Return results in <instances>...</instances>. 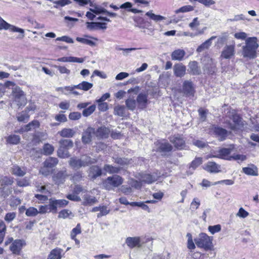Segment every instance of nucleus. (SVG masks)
<instances>
[{
  "label": "nucleus",
  "instance_id": "f257e3e1",
  "mask_svg": "<svg viewBox=\"0 0 259 259\" xmlns=\"http://www.w3.org/2000/svg\"><path fill=\"white\" fill-rule=\"evenodd\" d=\"M96 160L87 155H82L80 158L74 156L68 161L70 166L73 169L77 170L81 167H85L95 163Z\"/></svg>",
  "mask_w": 259,
  "mask_h": 259
},
{
  "label": "nucleus",
  "instance_id": "f03ea898",
  "mask_svg": "<svg viewBox=\"0 0 259 259\" xmlns=\"http://www.w3.org/2000/svg\"><path fill=\"white\" fill-rule=\"evenodd\" d=\"M258 45L256 37H249L246 40V45L243 47V55L244 57L254 58L256 56V50Z\"/></svg>",
  "mask_w": 259,
  "mask_h": 259
},
{
  "label": "nucleus",
  "instance_id": "7ed1b4c3",
  "mask_svg": "<svg viewBox=\"0 0 259 259\" xmlns=\"http://www.w3.org/2000/svg\"><path fill=\"white\" fill-rule=\"evenodd\" d=\"M123 182V178L119 175H114L108 177L103 182V186L107 190H114Z\"/></svg>",
  "mask_w": 259,
  "mask_h": 259
},
{
  "label": "nucleus",
  "instance_id": "20e7f679",
  "mask_svg": "<svg viewBox=\"0 0 259 259\" xmlns=\"http://www.w3.org/2000/svg\"><path fill=\"white\" fill-rule=\"evenodd\" d=\"M196 245L199 248H202L205 250H210L213 247L212 238L206 234L201 233L194 239Z\"/></svg>",
  "mask_w": 259,
  "mask_h": 259
},
{
  "label": "nucleus",
  "instance_id": "39448f33",
  "mask_svg": "<svg viewBox=\"0 0 259 259\" xmlns=\"http://www.w3.org/2000/svg\"><path fill=\"white\" fill-rule=\"evenodd\" d=\"M93 86V84L92 83H90L87 81H83L80 83L74 85L73 86H68V87H65L64 88H60L58 89L59 91H62L63 93H64L65 95H68L67 93H66L64 92V91H72L74 89L82 90L84 91H87L91 89Z\"/></svg>",
  "mask_w": 259,
  "mask_h": 259
},
{
  "label": "nucleus",
  "instance_id": "423d86ee",
  "mask_svg": "<svg viewBox=\"0 0 259 259\" xmlns=\"http://www.w3.org/2000/svg\"><path fill=\"white\" fill-rule=\"evenodd\" d=\"M181 92L186 97H194L195 92L194 84L190 80H185Z\"/></svg>",
  "mask_w": 259,
  "mask_h": 259
},
{
  "label": "nucleus",
  "instance_id": "0eeeda50",
  "mask_svg": "<svg viewBox=\"0 0 259 259\" xmlns=\"http://www.w3.org/2000/svg\"><path fill=\"white\" fill-rule=\"evenodd\" d=\"M8 29L12 32H16L21 33L22 34V37L24 36V30L23 29L18 28L7 23L1 17H0V30Z\"/></svg>",
  "mask_w": 259,
  "mask_h": 259
},
{
  "label": "nucleus",
  "instance_id": "6e6552de",
  "mask_svg": "<svg viewBox=\"0 0 259 259\" xmlns=\"http://www.w3.org/2000/svg\"><path fill=\"white\" fill-rule=\"evenodd\" d=\"M233 123L229 124L231 130L236 131L237 130H242L244 128V121L238 114L233 115L232 118Z\"/></svg>",
  "mask_w": 259,
  "mask_h": 259
},
{
  "label": "nucleus",
  "instance_id": "1a4fd4ad",
  "mask_svg": "<svg viewBox=\"0 0 259 259\" xmlns=\"http://www.w3.org/2000/svg\"><path fill=\"white\" fill-rule=\"evenodd\" d=\"M135 177L141 182L147 184H152L157 180V178L154 175L145 172H139L136 174Z\"/></svg>",
  "mask_w": 259,
  "mask_h": 259
},
{
  "label": "nucleus",
  "instance_id": "9d476101",
  "mask_svg": "<svg viewBox=\"0 0 259 259\" xmlns=\"http://www.w3.org/2000/svg\"><path fill=\"white\" fill-rule=\"evenodd\" d=\"M68 203V201L65 199H50L49 202V210L50 211L56 212L58 207H63L67 205Z\"/></svg>",
  "mask_w": 259,
  "mask_h": 259
},
{
  "label": "nucleus",
  "instance_id": "9b49d317",
  "mask_svg": "<svg viewBox=\"0 0 259 259\" xmlns=\"http://www.w3.org/2000/svg\"><path fill=\"white\" fill-rule=\"evenodd\" d=\"M95 129L92 127H88L82 133L81 140L83 144H89L91 142L92 137L95 135Z\"/></svg>",
  "mask_w": 259,
  "mask_h": 259
},
{
  "label": "nucleus",
  "instance_id": "f8f14e48",
  "mask_svg": "<svg viewBox=\"0 0 259 259\" xmlns=\"http://www.w3.org/2000/svg\"><path fill=\"white\" fill-rule=\"evenodd\" d=\"M125 243L131 249L142 246L141 239L139 237H128L125 240Z\"/></svg>",
  "mask_w": 259,
  "mask_h": 259
},
{
  "label": "nucleus",
  "instance_id": "ddd939ff",
  "mask_svg": "<svg viewBox=\"0 0 259 259\" xmlns=\"http://www.w3.org/2000/svg\"><path fill=\"white\" fill-rule=\"evenodd\" d=\"M68 176L66 170L59 171L53 176V180L56 184L59 185L64 183Z\"/></svg>",
  "mask_w": 259,
  "mask_h": 259
},
{
  "label": "nucleus",
  "instance_id": "4468645a",
  "mask_svg": "<svg viewBox=\"0 0 259 259\" xmlns=\"http://www.w3.org/2000/svg\"><path fill=\"white\" fill-rule=\"evenodd\" d=\"M169 141L177 149L182 150L185 147V141L179 136L171 137L169 138Z\"/></svg>",
  "mask_w": 259,
  "mask_h": 259
},
{
  "label": "nucleus",
  "instance_id": "2eb2a0df",
  "mask_svg": "<svg viewBox=\"0 0 259 259\" xmlns=\"http://www.w3.org/2000/svg\"><path fill=\"white\" fill-rule=\"evenodd\" d=\"M102 170L97 165H93L90 167L88 170V176L93 181L95 180L97 177L101 176Z\"/></svg>",
  "mask_w": 259,
  "mask_h": 259
},
{
  "label": "nucleus",
  "instance_id": "dca6fc26",
  "mask_svg": "<svg viewBox=\"0 0 259 259\" xmlns=\"http://www.w3.org/2000/svg\"><path fill=\"white\" fill-rule=\"evenodd\" d=\"M204 168L210 173H218L221 171V165L213 161H208L205 164Z\"/></svg>",
  "mask_w": 259,
  "mask_h": 259
},
{
  "label": "nucleus",
  "instance_id": "f3484780",
  "mask_svg": "<svg viewBox=\"0 0 259 259\" xmlns=\"http://www.w3.org/2000/svg\"><path fill=\"white\" fill-rule=\"evenodd\" d=\"M136 101L138 105V108L143 109L147 106L148 95L145 93H140L138 95Z\"/></svg>",
  "mask_w": 259,
  "mask_h": 259
},
{
  "label": "nucleus",
  "instance_id": "a211bd4d",
  "mask_svg": "<svg viewBox=\"0 0 259 259\" xmlns=\"http://www.w3.org/2000/svg\"><path fill=\"white\" fill-rule=\"evenodd\" d=\"M24 244V242L23 240H16L12 243L10 249L13 253L19 254Z\"/></svg>",
  "mask_w": 259,
  "mask_h": 259
},
{
  "label": "nucleus",
  "instance_id": "6ab92c4d",
  "mask_svg": "<svg viewBox=\"0 0 259 259\" xmlns=\"http://www.w3.org/2000/svg\"><path fill=\"white\" fill-rule=\"evenodd\" d=\"M109 130L106 127H101L95 130V136L98 139L107 138L109 134Z\"/></svg>",
  "mask_w": 259,
  "mask_h": 259
},
{
  "label": "nucleus",
  "instance_id": "aec40b11",
  "mask_svg": "<svg viewBox=\"0 0 259 259\" xmlns=\"http://www.w3.org/2000/svg\"><path fill=\"white\" fill-rule=\"evenodd\" d=\"M214 133L219 137V140L220 141L225 140L228 135L227 131L220 127H214Z\"/></svg>",
  "mask_w": 259,
  "mask_h": 259
},
{
  "label": "nucleus",
  "instance_id": "412c9836",
  "mask_svg": "<svg viewBox=\"0 0 259 259\" xmlns=\"http://www.w3.org/2000/svg\"><path fill=\"white\" fill-rule=\"evenodd\" d=\"M216 38V36H212L205 42L200 45L197 49L196 51L198 53H201L210 47L212 44V40Z\"/></svg>",
  "mask_w": 259,
  "mask_h": 259
},
{
  "label": "nucleus",
  "instance_id": "4be33fe9",
  "mask_svg": "<svg viewBox=\"0 0 259 259\" xmlns=\"http://www.w3.org/2000/svg\"><path fill=\"white\" fill-rule=\"evenodd\" d=\"M11 173L18 177H23L26 174V169L17 165H14L11 168Z\"/></svg>",
  "mask_w": 259,
  "mask_h": 259
},
{
  "label": "nucleus",
  "instance_id": "5701e85b",
  "mask_svg": "<svg viewBox=\"0 0 259 259\" xmlns=\"http://www.w3.org/2000/svg\"><path fill=\"white\" fill-rule=\"evenodd\" d=\"M233 147L228 148H221L217 151L218 154V158L228 160V155L231 153Z\"/></svg>",
  "mask_w": 259,
  "mask_h": 259
},
{
  "label": "nucleus",
  "instance_id": "b1692460",
  "mask_svg": "<svg viewBox=\"0 0 259 259\" xmlns=\"http://www.w3.org/2000/svg\"><path fill=\"white\" fill-rule=\"evenodd\" d=\"M62 252V249L57 247L51 250L47 259H61Z\"/></svg>",
  "mask_w": 259,
  "mask_h": 259
},
{
  "label": "nucleus",
  "instance_id": "393cba45",
  "mask_svg": "<svg viewBox=\"0 0 259 259\" xmlns=\"http://www.w3.org/2000/svg\"><path fill=\"white\" fill-rule=\"evenodd\" d=\"M58 61L62 62H74L82 63L84 59L82 58H77L75 57H63L58 59Z\"/></svg>",
  "mask_w": 259,
  "mask_h": 259
},
{
  "label": "nucleus",
  "instance_id": "a878e982",
  "mask_svg": "<svg viewBox=\"0 0 259 259\" xmlns=\"http://www.w3.org/2000/svg\"><path fill=\"white\" fill-rule=\"evenodd\" d=\"M234 48L233 46H226L222 52L221 56L225 59H229L234 55Z\"/></svg>",
  "mask_w": 259,
  "mask_h": 259
},
{
  "label": "nucleus",
  "instance_id": "bb28decb",
  "mask_svg": "<svg viewBox=\"0 0 259 259\" xmlns=\"http://www.w3.org/2000/svg\"><path fill=\"white\" fill-rule=\"evenodd\" d=\"M172 150V146L167 142L159 143L157 151L161 152H169Z\"/></svg>",
  "mask_w": 259,
  "mask_h": 259
},
{
  "label": "nucleus",
  "instance_id": "cd10ccee",
  "mask_svg": "<svg viewBox=\"0 0 259 259\" xmlns=\"http://www.w3.org/2000/svg\"><path fill=\"white\" fill-rule=\"evenodd\" d=\"M58 163V160L57 158L49 157L43 162V164H45L46 166H48V167L52 169L57 165Z\"/></svg>",
  "mask_w": 259,
  "mask_h": 259
},
{
  "label": "nucleus",
  "instance_id": "c85d7f7f",
  "mask_svg": "<svg viewBox=\"0 0 259 259\" xmlns=\"http://www.w3.org/2000/svg\"><path fill=\"white\" fill-rule=\"evenodd\" d=\"M121 168L119 167H116L110 164H105L103 170L109 174H118Z\"/></svg>",
  "mask_w": 259,
  "mask_h": 259
},
{
  "label": "nucleus",
  "instance_id": "c756f323",
  "mask_svg": "<svg viewBox=\"0 0 259 259\" xmlns=\"http://www.w3.org/2000/svg\"><path fill=\"white\" fill-rule=\"evenodd\" d=\"M47 134L45 132H37L33 135V141L39 142L47 139Z\"/></svg>",
  "mask_w": 259,
  "mask_h": 259
},
{
  "label": "nucleus",
  "instance_id": "7c9ffc66",
  "mask_svg": "<svg viewBox=\"0 0 259 259\" xmlns=\"http://www.w3.org/2000/svg\"><path fill=\"white\" fill-rule=\"evenodd\" d=\"M185 55V52L184 50L178 49L172 52L171 58L172 60L180 61L183 58Z\"/></svg>",
  "mask_w": 259,
  "mask_h": 259
},
{
  "label": "nucleus",
  "instance_id": "2f4dec72",
  "mask_svg": "<svg viewBox=\"0 0 259 259\" xmlns=\"http://www.w3.org/2000/svg\"><path fill=\"white\" fill-rule=\"evenodd\" d=\"M60 135L62 137L71 138L75 134V132L71 128H65L59 132Z\"/></svg>",
  "mask_w": 259,
  "mask_h": 259
},
{
  "label": "nucleus",
  "instance_id": "473e14b6",
  "mask_svg": "<svg viewBox=\"0 0 259 259\" xmlns=\"http://www.w3.org/2000/svg\"><path fill=\"white\" fill-rule=\"evenodd\" d=\"M113 159L115 163L122 166H127L131 163L130 160L125 158L116 157H113Z\"/></svg>",
  "mask_w": 259,
  "mask_h": 259
},
{
  "label": "nucleus",
  "instance_id": "72a5a7b5",
  "mask_svg": "<svg viewBox=\"0 0 259 259\" xmlns=\"http://www.w3.org/2000/svg\"><path fill=\"white\" fill-rule=\"evenodd\" d=\"M125 111V107L124 106L117 105L114 108V114L120 117H124L126 115Z\"/></svg>",
  "mask_w": 259,
  "mask_h": 259
},
{
  "label": "nucleus",
  "instance_id": "f704fd0d",
  "mask_svg": "<svg viewBox=\"0 0 259 259\" xmlns=\"http://www.w3.org/2000/svg\"><path fill=\"white\" fill-rule=\"evenodd\" d=\"M40 126V123L37 120H33L26 125L24 127V131L28 132L31 129H35L38 128Z\"/></svg>",
  "mask_w": 259,
  "mask_h": 259
},
{
  "label": "nucleus",
  "instance_id": "c9c22d12",
  "mask_svg": "<svg viewBox=\"0 0 259 259\" xmlns=\"http://www.w3.org/2000/svg\"><path fill=\"white\" fill-rule=\"evenodd\" d=\"M174 70L175 75L178 77H182L186 72L185 66H175Z\"/></svg>",
  "mask_w": 259,
  "mask_h": 259
},
{
  "label": "nucleus",
  "instance_id": "e433bc0d",
  "mask_svg": "<svg viewBox=\"0 0 259 259\" xmlns=\"http://www.w3.org/2000/svg\"><path fill=\"white\" fill-rule=\"evenodd\" d=\"M58 156L62 158L68 157L70 156L68 149L60 146L57 151Z\"/></svg>",
  "mask_w": 259,
  "mask_h": 259
},
{
  "label": "nucleus",
  "instance_id": "4c0bfd02",
  "mask_svg": "<svg viewBox=\"0 0 259 259\" xmlns=\"http://www.w3.org/2000/svg\"><path fill=\"white\" fill-rule=\"evenodd\" d=\"M24 95V92L19 88L16 87L13 89V96L14 100H18L19 97L23 99Z\"/></svg>",
  "mask_w": 259,
  "mask_h": 259
},
{
  "label": "nucleus",
  "instance_id": "58836bf2",
  "mask_svg": "<svg viewBox=\"0 0 259 259\" xmlns=\"http://www.w3.org/2000/svg\"><path fill=\"white\" fill-rule=\"evenodd\" d=\"M20 141V137L18 135H12L9 136L7 139V142L11 144L17 145Z\"/></svg>",
  "mask_w": 259,
  "mask_h": 259
},
{
  "label": "nucleus",
  "instance_id": "ea45409f",
  "mask_svg": "<svg viewBox=\"0 0 259 259\" xmlns=\"http://www.w3.org/2000/svg\"><path fill=\"white\" fill-rule=\"evenodd\" d=\"M146 15L148 16L151 19L157 22L165 19V17L158 15H155L152 13V11H150L146 13Z\"/></svg>",
  "mask_w": 259,
  "mask_h": 259
},
{
  "label": "nucleus",
  "instance_id": "a19ab883",
  "mask_svg": "<svg viewBox=\"0 0 259 259\" xmlns=\"http://www.w3.org/2000/svg\"><path fill=\"white\" fill-rule=\"evenodd\" d=\"M136 100L133 98H128L125 101L126 107L131 111H134L136 107Z\"/></svg>",
  "mask_w": 259,
  "mask_h": 259
},
{
  "label": "nucleus",
  "instance_id": "79ce46f5",
  "mask_svg": "<svg viewBox=\"0 0 259 259\" xmlns=\"http://www.w3.org/2000/svg\"><path fill=\"white\" fill-rule=\"evenodd\" d=\"M13 183V178L11 177H4L0 181L1 186L2 187L12 185Z\"/></svg>",
  "mask_w": 259,
  "mask_h": 259
},
{
  "label": "nucleus",
  "instance_id": "37998d69",
  "mask_svg": "<svg viewBox=\"0 0 259 259\" xmlns=\"http://www.w3.org/2000/svg\"><path fill=\"white\" fill-rule=\"evenodd\" d=\"M60 146L63 147L66 149H70L73 147V143L71 140L64 139L61 140L59 142Z\"/></svg>",
  "mask_w": 259,
  "mask_h": 259
},
{
  "label": "nucleus",
  "instance_id": "c03bdc74",
  "mask_svg": "<svg viewBox=\"0 0 259 259\" xmlns=\"http://www.w3.org/2000/svg\"><path fill=\"white\" fill-rule=\"evenodd\" d=\"M54 151V147L50 144H45L43 146V151L45 155H51L53 153Z\"/></svg>",
  "mask_w": 259,
  "mask_h": 259
},
{
  "label": "nucleus",
  "instance_id": "a18cd8bd",
  "mask_svg": "<svg viewBox=\"0 0 259 259\" xmlns=\"http://www.w3.org/2000/svg\"><path fill=\"white\" fill-rule=\"evenodd\" d=\"M11 191L10 189L6 187H0V199H3L8 197L10 194Z\"/></svg>",
  "mask_w": 259,
  "mask_h": 259
},
{
  "label": "nucleus",
  "instance_id": "49530a36",
  "mask_svg": "<svg viewBox=\"0 0 259 259\" xmlns=\"http://www.w3.org/2000/svg\"><path fill=\"white\" fill-rule=\"evenodd\" d=\"M39 172L42 176L47 177L52 173V169L43 164V166L40 167Z\"/></svg>",
  "mask_w": 259,
  "mask_h": 259
},
{
  "label": "nucleus",
  "instance_id": "de8ad7c7",
  "mask_svg": "<svg viewBox=\"0 0 259 259\" xmlns=\"http://www.w3.org/2000/svg\"><path fill=\"white\" fill-rule=\"evenodd\" d=\"M193 10L194 7L193 6H191L190 5H186L176 10L175 11V13L176 14H178L179 13H186L192 11Z\"/></svg>",
  "mask_w": 259,
  "mask_h": 259
},
{
  "label": "nucleus",
  "instance_id": "09e8293b",
  "mask_svg": "<svg viewBox=\"0 0 259 259\" xmlns=\"http://www.w3.org/2000/svg\"><path fill=\"white\" fill-rule=\"evenodd\" d=\"M96 107L95 105H92L90 107L84 109L82 111V115L85 117L90 116L95 111Z\"/></svg>",
  "mask_w": 259,
  "mask_h": 259
},
{
  "label": "nucleus",
  "instance_id": "8fccbe9b",
  "mask_svg": "<svg viewBox=\"0 0 259 259\" xmlns=\"http://www.w3.org/2000/svg\"><path fill=\"white\" fill-rule=\"evenodd\" d=\"M76 40L79 42L89 45L90 46L93 47L96 45V43L95 42L86 38L77 37H76Z\"/></svg>",
  "mask_w": 259,
  "mask_h": 259
},
{
  "label": "nucleus",
  "instance_id": "3c124183",
  "mask_svg": "<svg viewBox=\"0 0 259 259\" xmlns=\"http://www.w3.org/2000/svg\"><path fill=\"white\" fill-rule=\"evenodd\" d=\"M25 214L28 217H34L38 214V211L34 207H30L26 209Z\"/></svg>",
  "mask_w": 259,
  "mask_h": 259
},
{
  "label": "nucleus",
  "instance_id": "603ef678",
  "mask_svg": "<svg viewBox=\"0 0 259 259\" xmlns=\"http://www.w3.org/2000/svg\"><path fill=\"white\" fill-rule=\"evenodd\" d=\"M97 202L95 197L90 196H85L84 198L83 203L85 205H92Z\"/></svg>",
  "mask_w": 259,
  "mask_h": 259
},
{
  "label": "nucleus",
  "instance_id": "864d4df0",
  "mask_svg": "<svg viewBox=\"0 0 259 259\" xmlns=\"http://www.w3.org/2000/svg\"><path fill=\"white\" fill-rule=\"evenodd\" d=\"M53 3L54 4L56 5H55L54 7L57 9L58 8V6H60L61 7H64L66 5L71 4V1H70V0H58L57 1H55Z\"/></svg>",
  "mask_w": 259,
  "mask_h": 259
},
{
  "label": "nucleus",
  "instance_id": "5fc2aeb1",
  "mask_svg": "<svg viewBox=\"0 0 259 259\" xmlns=\"http://www.w3.org/2000/svg\"><path fill=\"white\" fill-rule=\"evenodd\" d=\"M202 163V158L201 157L195 158L191 163L190 167L195 169Z\"/></svg>",
  "mask_w": 259,
  "mask_h": 259
},
{
  "label": "nucleus",
  "instance_id": "6e6d98bb",
  "mask_svg": "<svg viewBox=\"0 0 259 259\" xmlns=\"http://www.w3.org/2000/svg\"><path fill=\"white\" fill-rule=\"evenodd\" d=\"M29 117V116L27 113L22 112L17 116V119L19 121L26 122L28 120Z\"/></svg>",
  "mask_w": 259,
  "mask_h": 259
},
{
  "label": "nucleus",
  "instance_id": "4d7b16f0",
  "mask_svg": "<svg viewBox=\"0 0 259 259\" xmlns=\"http://www.w3.org/2000/svg\"><path fill=\"white\" fill-rule=\"evenodd\" d=\"M188 70L191 74L194 75L199 74L201 72L199 66H190V68Z\"/></svg>",
  "mask_w": 259,
  "mask_h": 259
},
{
  "label": "nucleus",
  "instance_id": "13d9d810",
  "mask_svg": "<svg viewBox=\"0 0 259 259\" xmlns=\"http://www.w3.org/2000/svg\"><path fill=\"white\" fill-rule=\"evenodd\" d=\"M81 233V228L79 224H77L75 228H73L71 232V238L74 239L76 236Z\"/></svg>",
  "mask_w": 259,
  "mask_h": 259
},
{
  "label": "nucleus",
  "instance_id": "bf43d9fd",
  "mask_svg": "<svg viewBox=\"0 0 259 259\" xmlns=\"http://www.w3.org/2000/svg\"><path fill=\"white\" fill-rule=\"evenodd\" d=\"M208 229L211 234H214L215 233L219 232L221 230V226L220 225L209 226Z\"/></svg>",
  "mask_w": 259,
  "mask_h": 259
},
{
  "label": "nucleus",
  "instance_id": "052dcab7",
  "mask_svg": "<svg viewBox=\"0 0 259 259\" xmlns=\"http://www.w3.org/2000/svg\"><path fill=\"white\" fill-rule=\"evenodd\" d=\"M200 205V201L198 198H194L191 203V208L193 210L197 209Z\"/></svg>",
  "mask_w": 259,
  "mask_h": 259
},
{
  "label": "nucleus",
  "instance_id": "680f3d73",
  "mask_svg": "<svg viewBox=\"0 0 259 259\" xmlns=\"http://www.w3.org/2000/svg\"><path fill=\"white\" fill-rule=\"evenodd\" d=\"M243 171L248 175L256 176L257 175V172L251 167H244Z\"/></svg>",
  "mask_w": 259,
  "mask_h": 259
},
{
  "label": "nucleus",
  "instance_id": "e2e57ef3",
  "mask_svg": "<svg viewBox=\"0 0 259 259\" xmlns=\"http://www.w3.org/2000/svg\"><path fill=\"white\" fill-rule=\"evenodd\" d=\"M249 215V213L243 208L240 207L238 212L236 213V216L241 218H245Z\"/></svg>",
  "mask_w": 259,
  "mask_h": 259
},
{
  "label": "nucleus",
  "instance_id": "0e129e2a",
  "mask_svg": "<svg viewBox=\"0 0 259 259\" xmlns=\"http://www.w3.org/2000/svg\"><path fill=\"white\" fill-rule=\"evenodd\" d=\"M16 215V214L15 212H8L6 214L4 219L6 222L10 223L15 218Z\"/></svg>",
  "mask_w": 259,
  "mask_h": 259
},
{
  "label": "nucleus",
  "instance_id": "69168bd1",
  "mask_svg": "<svg viewBox=\"0 0 259 259\" xmlns=\"http://www.w3.org/2000/svg\"><path fill=\"white\" fill-rule=\"evenodd\" d=\"M192 143L194 145L200 148H204L207 146L206 143L201 140H194Z\"/></svg>",
  "mask_w": 259,
  "mask_h": 259
},
{
  "label": "nucleus",
  "instance_id": "338daca9",
  "mask_svg": "<svg viewBox=\"0 0 259 259\" xmlns=\"http://www.w3.org/2000/svg\"><path fill=\"white\" fill-rule=\"evenodd\" d=\"M246 159V157L245 155H242V154H236L233 156H231L229 157V160H231L232 159L234 160H239L241 161H243L245 160Z\"/></svg>",
  "mask_w": 259,
  "mask_h": 259
},
{
  "label": "nucleus",
  "instance_id": "774afa93",
  "mask_svg": "<svg viewBox=\"0 0 259 259\" xmlns=\"http://www.w3.org/2000/svg\"><path fill=\"white\" fill-rule=\"evenodd\" d=\"M109 212V210L107 209L106 206H101V209L100 212L97 214V217L100 218L103 215L107 214Z\"/></svg>",
  "mask_w": 259,
  "mask_h": 259
}]
</instances>
